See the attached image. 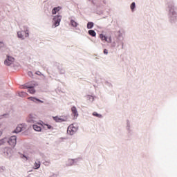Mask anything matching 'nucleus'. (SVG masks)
Segmentation results:
<instances>
[{"mask_svg": "<svg viewBox=\"0 0 177 177\" xmlns=\"http://www.w3.org/2000/svg\"><path fill=\"white\" fill-rule=\"evenodd\" d=\"M37 118V115L34 114H30L28 117L27 121L28 122H35V119Z\"/></svg>", "mask_w": 177, "mask_h": 177, "instance_id": "nucleus-7", "label": "nucleus"}, {"mask_svg": "<svg viewBox=\"0 0 177 177\" xmlns=\"http://www.w3.org/2000/svg\"><path fill=\"white\" fill-rule=\"evenodd\" d=\"M14 62L15 58L10 56H7V59L4 61V64H6V66H10L13 64Z\"/></svg>", "mask_w": 177, "mask_h": 177, "instance_id": "nucleus-4", "label": "nucleus"}, {"mask_svg": "<svg viewBox=\"0 0 177 177\" xmlns=\"http://www.w3.org/2000/svg\"><path fill=\"white\" fill-rule=\"evenodd\" d=\"M71 111L74 118H77V117H78V111H77V107L73 106L71 108Z\"/></svg>", "mask_w": 177, "mask_h": 177, "instance_id": "nucleus-10", "label": "nucleus"}, {"mask_svg": "<svg viewBox=\"0 0 177 177\" xmlns=\"http://www.w3.org/2000/svg\"><path fill=\"white\" fill-rule=\"evenodd\" d=\"M93 115H94V117H97L98 118H102V115L97 113V112H93Z\"/></svg>", "mask_w": 177, "mask_h": 177, "instance_id": "nucleus-21", "label": "nucleus"}, {"mask_svg": "<svg viewBox=\"0 0 177 177\" xmlns=\"http://www.w3.org/2000/svg\"><path fill=\"white\" fill-rule=\"evenodd\" d=\"M17 138L15 136H11L9 139L7 138H4L0 140V146H3L6 143H8L11 146V147H15L16 146V143L17 142Z\"/></svg>", "mask_w": 177, "mask_h": 177, "instance_id": "nucleus-1", "label": "nucleus"}, {"mask_svg": "<svg viewBox=\"0 0 177 177\" xmlns=\"http://www.w3.org/2000/svg\"><path fill=\"white\" fill-rule=\"evenodd\" d=\"M62 9L61 7H55L53 9L52 13L53 15H56L57 12H59L60 10Z\"/></svg>", "mask_w": 177, "mask_h": 177, "instance_id": "nucleus-14", "label": "nucleus"}, {"mask_svg": "<svg viewBox=\"0 0 177 177\" xmlns=\"http://www.w3.org/2000/svg\"><path fill=\"white\" fill-rule=\"evenodd\" d=\"M169 8H170V9H169L170 13H171V15H173V16L176 15V12H175V9L174 8V6H171Z\"/></svg>", "mask_w": 177, "mask_h": 177, "instance_id": "nucleus-15", "label": "nucleus"}, {"mask_svg": "<svg viewBox=\"0 0 177 177\" xmlns=\"http://www.w3.org/2000/svg\"><path fill=\"white\" fill-rule=\"evenodd\" d=\"M28 99L32 102H40V103H44V101H41L39 99L35 98L34 97H29Z\"/></svg>", "mask_w": 177, "mask_h": 177, "instance_id": "nucleus-13", "label": "nucleus"}, {"mask_svg": "<svg viewBox=\"0 0 177 177\" xmlns=\"http://www.w3.org/2000/svg\"><path fill=\"white\" fill-rule=\"evenodd\" d=\"M41 127H42V124L39 123H38L37 124H33V129H35V131H36L37 132H41L42 129Z\"/></svg>", "mask_w": 177, "mask_h": 177, "instance_id": "nucleus-8", "label": "nucleus"}, {"mask_svg": "<svg viewBox=\"0 0 177 177\" xmlns=\"http://www.w3.org/2000/svg\"><path fill=\"white\" fill-rule=\"evenodd\" d=\"M53 20L55 21L54 25L55 26V27H58V26L60 25V21H62V16L57 15L54 17Z\"/></svg>", "mask_w": 177, "mask_h": 177, "instance_id": "nucleus-5", "label": "nucleus"}, {"mask_svg": "<svg viewBox=\"0 0 177 177\" xmlns=\"http://www.w3.org/2000/svg\"><path fill=\"white\" fill-rule=\"evenodd\" d=\"M28 35H28V30H26V31H25V37H28Z\"/></svg>", "mask_w": 177, "mask_h": 177, "instance_id": "nucleus-24", "label": "nucleus"}, {"mask_svg": "<svg viewBox=\"0 0 177 177\" xmlns=\"http://www.w3.org/2000/svg\"><path fill=\"white\" fill-rule=\"evenodd\" d=\"M44 128H47V129H53V127L50 124H44Z\"/></svg>", "mask_w": 177, "mask_h": 177, "instance_id": "nucleus-22", "label": "nucleus"}, {"mask_svg": "<svg viewBox=\"0 0 177 177\" xmlns=\"http://www.w3.org/2000/svg\"><path fill=\"white\" fill-rule=\"evenodd\" d=\"M24 89H28V92H29V93H31L32 95H33V93H35V89L32 86L25 85L24 86Z\"/></svg>", "mask_w": 177, "mask_h": 177, "instance_id": "nucleus-6", "label": "nucleus"}, {"mask_svg": "<svg viewBox=\"0 0 177 177\" xmlns=\"http://www.w3.org/2000/svg\"><path fill=\"white\" fill-rule=\"evenodd\" d=\"M71 24L72 27H77L78 26V24L74 20L71 21Z\"/></svg>", "mask_w": 177, "mask_h": 177, "instance_id": "nucleus-19", "label": "nucleus"}, {"mask_svg": "<svg viewBox=\"0 0 177 177\" xmlns=\"http://www.w3.org/2000/svg\"><path fill=\"white\" fill-rule=\"evenodd\" d=\"M77 132V127H74V124H71L67 129V133L68 135H74Z\"/></svg>", "mask_w": 177, "mask_h": 177, "instance_id": "nucleus-3", "label": "nucleus"}, {"mask_svg": "<svg viewBox=\"0 0 177 177\" xmlns=\"http://www.w3.org/2000/svg\"><path fill=\"white\" fill-rule=\"evenodd\" d=\"M53 118L55 121V122H64V121H66V120L59 118L57 116L53 117Z\"/></svg>", "mask_w": 177, "mask_h": 177, "instance_id": "nucleus-11", "label": "nucleus"}, {"mask_svg": "<svg viewBox=\"0 0 177 177\" xmlns=\"http://www.w3.org/2000/svg\"><path fill=\"white\" fill-rule=\"evenodd\" d=\"M104 55H108L109 51L107 50V49L104 50Z\"/></svg>", "mask_w": 177, "mask_h": 177, "instance_id": "nucleus-25", "label": "nucleus"}, {"mask_svg": "<svg viewBox=\"0 0 177 177\" xmlns=\"http://www.w3.org/2000/svg\"><path fill=\"white\" fill-rule=\"evenodd\" d=\"M17 35L19 38H21V39H24V37L23 36V32H18Z\"/></svg>", "mask_w": 177, "mask_h": 177, "instance_id": "nucleus-20", "label": "nucleus"}, {"mask_svg": "<svg viewBox=\"0 0 177 177\" xmlns=\"http://www.w3.org/2000/svg\"><path fill=\"white\" fill-rule=\"evenodd\" d=\"M21 131H23V129L21 128V127L18 126V127H17V128H16L15 132L16 133H19V132H21Z\"/></svg>", "mask_w": 177, "mask_h": 177, "instance_id": "nucleus-18", "label": "nucleus"}, {"mask_svg": "<svg viewBox=\"0 0 177 177\" xmlns=\"http://www.w3.org/2000/svg\"><path fill=\"white\" fill-rule=\"evenodd\" d=\"M41 167V162L39 160H37L35 164H34V167L33 169H39V167Z\"/></svg>", "mask_w": 177, "mask_h": 177, "instance_id": "nucleus-12", "label": "nucleus"}, {"mask_svg": "<svg viewBox=\"0 0 177 177\" xmlns=\"http://www.w3.org/2000/svg\"><path fill=\"white\" fill-rule=\"evenodd\" d=\"M26 158V161H27V160H28V158H27V156H26L24 155L22 156L21 158Z\"/></svg>", "mask_w": 177, "mask_h": 177, "instance_id": "nucleus-26", "label": "nucleus"}, {"mask_svg": "<svg viewBox=\"0 0 177 177\" xmlns=\"http://www.w3.org/2000/svg\"><path fill=\"white\" fill-rule=\"evenodd\" d=\"M3 42L0 41V48H2L3 46Z\"/></svg>", "mask_w": 177, "mask_h": 177, "instance_id": "nucleus-27", "label": "nucleus"}, {"mask_svg": "<svg viewBox=\"0 0 177 177\" xmlns=\"http://www.w3.org/2000/svg\"><path fill=\"white\" fill-rule=\"evenodd\" d=\"M1 154L6 158H10L13 155V149L10 147H4L1 149Z\"/></svg>", "mask_w": 177, "mask_h": 177, "instance_id": "nucleus-2", "label": "nucleus"}, {"mask_svg": "<svg viewBox=\"0 0 177 177\" xmlns=\"http://www.w3.org/2000/svg\"><path fill=\"white\" fill-rule=\"evenodd\" d=\"M88 34L91 37H96V32H95V30H88Z\"/></svg>", "mask_w": 177, "mask_h": 177, "instance_id": "nucleus-16", "label": "nucleus"}, {"mask_svg": "<svg viewBox=\"0 0 177 177\" xmlns=\"http://www.w3.org/2000/svg\"><path fill=\"white\" fill-rule=\"evenodd\" d=\"M93 26H94L93 22H88V23L87 24V28H88V30H91V28H93Z\"/></svg>", "mask_w": 177, "mask_h": 177, "instance_id": "nucleus-17", "label": "nucleus"}, {"mask_svg": "<svg viewBox=\"0 0 177 177\" xmlns=\"http://www.w3.org/2000/svg\"><path fill=\"white\" fill-rule=\"evenodd\" d=\"M130 8H131L132 12H133V9H135V8H136L135 2H133V3H131Z\"/></svg>", "mask_w": 177, "mask_h": 177, "instance_id": "nucleus-23", "label": "nucleus"}, {"mask_svg": "<svg viewBox=\"0 0 177 177\" xmlns=\"http://www.w3.org/2000/svg\"><path fill=\"white\" fill-rule=\"evenodd\" d=\"M2 136V131H0V138Z\"/></svg>", "mask_w": 177, "mask_h": 177, "instance_id": "nucleus-28", "label": "nucleus"}, {"mask_svg": "<svg viewBox=\"0 0 177 177\" xmlns=\"http://www.w3.org/2000/svg\"><path fill=\"white\" fill-rule=\"evenodd\" d=\"M100 39H102V41H106V42H108L109 44L111 43V37H110L109 39V40H107V37H106L105 35H104L103 34H100Z\"/></svg>", "mask_w": 177, "mask_h": 177, "instance_id": "nucleus-9", "label": "nucleus"}]
</instances>
